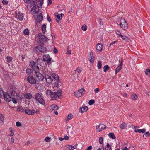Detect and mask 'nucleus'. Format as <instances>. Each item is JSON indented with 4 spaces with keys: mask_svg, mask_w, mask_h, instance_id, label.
Segmentation results:
<instances>
[{
    "mask_svg": "<svg viewBox=\"0 0 150 150\" xmlns=\"http://www.w3.org/2000/svg\"><path fill=\"white\" fill-rule=\"evenodd\" d=\"M103 139L102 137H100L99 138V143L100 144H102L103 143Z\"/></svg>",
    "mask_w": 150,
    "mask_h": 150,
    "instance_id": "obj_54",
    "label": "nucleus"
},
{
    "mask_svg": "<svg viewBox=\"0 0 150 150\" xmlns=\"http://www.w3.org/2000/svg\"><path fill=\"white\" fill-rule=\"evenodd\" d=\"M120 64L117 67L116 69L115 72L117 74L121 69L123 65V60L122 59Z\"/></svg>",
    "mask_w": 150,
    "mask_h": 150,
    "instance_id": "obj_16",
    "label": "nucleus"
},
{
    "mask_svg": "<svg viewBox=\"0 0 150 150\" xmlns=\"http://www.w3.org/2000/svg\"><path fill=\"white\" fill-rule=\"evenodd\" d=\"M76 148V146L75 145L72 146V145L69 146V149L70 150H73Z\"/></svg>",
    "mask_w": 150,
    "mask_h": 150,
    "instance_id": "obj_50",
    "label": "nucleus"
},
{
    "mask_svg": "<svg viewBox=\"0 0 150 150\" xmlns=\"http://www.w3.org/2000/svg\"><path fill=\"white\" fill-rule=\"evenodd\" d=\"M38 37L39 39L42 42H46L47 41L49 40L45 35H43L41 33H39L38 34Z\"/></svg>",
    "mask_w": 150,
    "mask_h": 150,
    "instance_id": "obj_9",
    "label": "nucleus"
},
{
    "mask_svg": "<svg viewBox=\"0 0 150 150\" xmlns=\"http://www.w3.org/2000/svg\"><path fill=\"white\" fill-rule=\"evenodd\" d=\"M16 125L17 127H21L22 125L19 122H17Z\"/></svg>",
    "mask_w": 150,
    "mask_h": 150,
    "instance_id": "obj_59",
    "label": "nucleus"
},
{
    "mask_svg": "<svg viewBox=\"0 0 150 150\" xmlns=\"http://www.w3.org/2000/svg\"><path fill=\"white\" fill-rule=\"evenodd\" d=\"M73 118V115L71 114H69L68 115L67 119L68 120L71 119Z\"/></svg>",
    "mask_w": 150,
    "mask_h": 150,
    "instance_id": "obj_53",
    "label": "nucleus"
},
{
    "mask_svg": "<svg viewBox=\"0 0 150 150\" xmlns=\"http://www.w3.org/2000/svg\"><path fill=\"white\" fill-rule=\"evenodd\" d=\"M45 78L46 80V82L48 84L51 83L53 81L51 76H49L47 74L45 75Z\"/></svg>",
    "mask_w": 150,
    "mask_h": 150,
    "instance_id": "obj_15",
    "label": "nucleus"
},
{
    "mask_svg": "<svg viewBox=\"0 0 150 150\" xmlns=\"http://www.w3.org/2000/svg\"><path fill=\"white\" fill-rule=\"evenodd\" d=\"M37 62H38V64L40 65H41V64L42 63H43L45 62L44 60H43V59H42V58H38L37 60Z\"/></svg>",
    "mask_w": 150,
    "mask_h": 150,
    "instance_id": "obj_28",
    "label": "nucleus"
},
{
    "mask_svg": "<svg viewBox=\"0 0 150 150\" xmlns=\"http://www.w3.org/2000/svg\"><path fill=\"white\" fill-rule=\"evenodd\" d=\"M43 19V17L42 13L36 16L35 23V24L38 27L40 25H41V22L42 21Z\"/></svg>",
    "mask_w": 150,
    "mask_h": 150,
    "instance_id": "obj_4",
    "label": "nucleus"
},
{
    "mask_svg": "<svg viewBox=\"0 0 150 150\" xmlns=\"http://www.w3.org/2000/svg\"><path fill=\"white\" fill-rule=\"evenodd\" d=\"M43 0H36L34 2V3H33L31 5L35 6L36 4H39L40 6H42L43 3Z\"/></svg>",
    "mask_w": 150,
    "mask_h": 150,
    "instance_id": "obj_19",
    "label": "nucleus"
},
{
    "mask_svg": "<svg viewBox=\"0 0 150 150\" xmlns=\"http://www.w3.org/2000/svg\"><path fill=\"white\" fill-rule=\"evenodd\" d=\"M51 139V138H50L49 137H47L45 138V140L46 142H49L50 140Z\"/></svg>",
    "mask_w": 150,
    "mask_h": 150,
    "instance_id": "obj_60",
    "label": "nucleus"
},
{
    "mask_svg": "<svg viewBox=\"0 0 150 150\" xmlns=\"http://www.w3.org/2000/svg\"><path fill=\"white\" fill-rule=\"evenodd\" d=\"M85 93V91L84 88H81L74 92L75 96L77 97H81Z\"/></svg>",
    "mask_w": 150,
    "mask_h": 150,
    "instance_id": "obj_7",
    "label": "nucleus"
},
{
    "mask_svg": "<svg viewBox=\"0 0 150 150\" xmlns=\"http://www.w3.org/2000/svg\"><path fill=\"white\" fill-rule=\"evenodd\" d=\"M120 37L123 40L126 41H127L129 40V38L128 37H127L125 35H122V34Z\"/></svg>",
    "mask_w": 150,
    "mask_h": 150,
    "instance_id": "obj_33",
    "label": "nucleus"
},
{
    "mask_svg": "<svg viewBox=\"0 0 150 150\" xmlns=\"http://www.w3.org/2000/svg\"><path fill=\"white\" fill-rule=\"evenodd\" d=\"M108 136L112 139H116V137L113 133H109Z\"/></svg>",
    "mask_w": 150,
    "mask_h": 150,
    "instance_id": "obj_32",
    "label": "nucleus"
},
{
    "mask_svg": "<svg viewBox=\"0 0 150 150\" xmlns=\"http://www.w3.org/2000/svg\"><path fill=\"white\" fill-rule=\"evenodd\" d=\"M33 98L42 105H44L45 103V100L43 98L42 94L41 93H36Z\"/></svg>",
    "mask_w": 150,
    "mask_h": 150,
    "instance_id": "obj_3",
    "label": "nucleus"
},
{
    "mask_svg": "<svg viewBox=\"0 0 150 150\" xmlns=\"http://www.w3.org/2000/svg\"><path fill=\"white\" fill-rule=\"evenodd\" d=\"M18 19L21 21L23 20L24 17L23 14L22 13H20V12L18 13Z\"/></svg>",
    "mask_w": 150,
    "mask_h": 150,
    "instance_id": "obj_29",
    "label": "nucleus"
},
{
    "mask_svg": "<svg viewBox=\"0 0 150 150\" xmlns=\"http://www.w3.org/2000/svg\"><path fill=\"white\" fill-rule=\"evenodd\" d=\"M9 130H10V136H13L14 134V133L13 132V130H14V129L12 127H10Z\"/></svg>",
    "mask_w": 150,
    "mask_h": 150,
    "instance_id": "obj_38",
    "label": "nucleus"
},
{
    "mask_svg": "<svg viewBox=\"0 0 150 150\" xmlns=\"http://www.w3.org/2000/svg\"><path fill=\"white\" fill-rule=\"evenodd\" d=\"M150 136V133L149 131L146 132L143 134V137L144 138L146 139V137H149Z\"/></svg>",
    "mask_w": 150,
    "mask_h": 150,
    "instance_id": "obj_31",
    "label": "nucleus"
},
{
    "mask_svg": "<svg viewBox=\"0 0 150 150\" xmlns=\"http://www.w3.org/2000/svg\"><path fill=\"white\" fill-rule=\"evenodd\" d=\"M110 67L108 65L105 66L103 67V71L106 72L107 70L109 69Z\"/></svg>",
    "mask_w": 150,
    "mask_h": 150,
    "instance_id": "obj_36",
    "label": "nucleus"
},
{
    "mask_svg": "<svg viewBox=\"0 0 150 150\" xmlns=\"http://www.w3.org/2000/svg\"><path fill=\"white\" fill-rule=\"evenodd\" d=\"M35 74H36V77L37 78L38 81H42L43 80L44 77L39 71L36 73H35Z\"/></svg>",
    "mask_w": 150,
    "mask_h": 150,
    "instance_id": "obj_14",
    "label": "nucleus"
},
{
    "mask_svg": "<svg viewBox=\"0 0 150 150\" xmlns=\"http://www.w3.org/2000/svg\"><path fill=\"white\" fill-rule=\"evenodd\" d=\"M89 58L90 59V61L91 63H92L94 62V59L93 54L92 52H91L90 53Z\"/></svg>",
    "mask_w": 150,
    "mask_h": 150,
    "instance_id": "obj_21",
    "label": "nucleus"
},
{
    "mask_svg": "<svg viewBox=\"0 0 150 150\" xmlns=\"http://www.w3.org/2000/svg\"><path fill=\"white\" fill-rule=\"evenodd\" d=\"M26 80L29 83L31 84H35L36 82V80L32 75H29Z\"/></svg>",
    "mask_w": 150,
    "mask_h": 150,
    "instance_id": "obj_8",
    "label": "nucleus"
},
{
    "mask_svg": "<svg viewBox=\"0 0 150 150\" xmlns=\"http://www.w3.org/2000/svg\"><path fill=\"white\" fill-rule=\"evenodd\" d=\"M116 23L117 25H123L124 27L123 26L122 27V28L123 30H127L128 29V25L125 19L122 18H119L117 19Z\"/></svg>",
    "mask_w": 150,
    "mask_h": 150,
    "instance_id": "obj_2",
    "label": "nucleus"
},
{
    "mask_svg": "<svg viewBox=\"0 0 150 150\" xmlns=\"http://www.w3.org/2000/svg\"><path fill=\"white\" fill-rule=\"evenodd\" d=\"M69 47L68 46L67 48V54H71V51L70 50H69Z\"/></svg>",
    "mask_w": 150,
    "mask_h": 150,
    "instance_id": "obj_62",
    "label": "nucleus"
},
{
    "mask_svg": "<svg viewBox=\"0 0 150 150\" xmlns=\"http://www.w3.org/2000/svg\"><path fill=\"white\" fill-rule=\"evenodd\" d=\"M81 29L83 31H86L87 29V27L86 25L85 24H84L81 27Z\"/></svg>",
    "mask_w": 150,
    "mask_h": 150,
    "instance_id": "obj_44",
    "label": "nucleus"
},
{
    "mask_svg": "<svg viewBox=\"0 0 150 150\" xmlns=\"http://www.w3.org/2000/svg\"><path fill=\"white\" fill-rule=\"evenodd\" d=\"M4 100L7 102H9L11 100L12 98L8 93H5L3 97Z\"/></svg>",
    "mask_w": 150,
    "mask_h": 150,
    "instance_id": "obj_11",
    "label": "nucleus"
},
{
    "mask_svg": "<svg viewBox=\"0 0 150 150\" xmlns=\"http://www.w3.org/2000/svg\"><path fill=\"white\" fill-rule=\"evenodd\" d=\"M31 112V115H33L35 113V110L33 109L31 110V111L30 112Z\"/></svg>",
    "mask_w": 150,
    "mask_h": 150,
    "instance_id": "obj_61",
    "label": "nucleus"
},
{
    "mask_svg": "<svg viewBox=\"0 0 150 150\" xmlns=\"http://www.w3.org/2000/svg\"><path fill=\"white\" fill-rule=\"evenodd\" d=\"M41 30L43 34H45L46 31V25L45 24H43L41 26Z\"/></svg>",
    "mask_w": 150,
    "mask_h": 150,
    "instance_id": "obj_25",
    "label": "nucleus"
},
{
    "mask_svg": "<svg viewBox=\"0 0 150 150\" xmlns=\"http://www.w3.org/2000/svg\"><path fill=\"white\" fill-rule=\"evenodd\" d=\"M24 1L25 2L28 4L30 3L32 5L33 3H34L35 0H25Z\"/></svg>",
    "mask_w": 150,
    "mask_h": 150,
    "instance_id": "obj_40",
    "label": "nucleus"
},
{
    "mask_svg": "<svg viewBox=\"0 0 150 150\" xmlns=\"http://www.w3.org/2000/svg\"><path fill=\"white\" fill-rule=\"evenodd\" d=\"M47 20L49 22H50V21H51V19L50 18V17L48 15H47Z\"/></svg>",
    "mask_w": 150,
    "mask_h": 150,
    "instance_id": "obj_63",
    "label": "nucleus"
},
{
    "mask_svg": "<svg viewBox=\"0 0 150 150\" xmlns=\"http://www.w3.org/2000/svg\"><path fill=\"white\" fill-rule=\"evenodd\" d=\"M46 93L47 96H50L53 100H57L62 96L61 89L58 90L57 92H53L50 90H47Z\"/></svg>",
    "mask_w": 150,
    "mask_h": 150,
    "instance_id": "obj_1",
    "label": "nucleus"
},
{
    "mask_svg": "<svg viewBox=\"0 0 150 150\" xmlns=\"http://www.w3.org/2000/svg\"><path fill=\"white\" fill-rule=\"evenodd\" d=\"M95 102V100L93 99L91 100H89L88 104L90 105H91L93 104Z\"/></svg>",
    "mask_w": 150,
    "mask_h": 150,
    "instance_id": "obj_49",
    "label": "nucleus"
},
{
    "mask_svg": "<svg viewBox=\"0 0 150 150\" xmlns=\"http://www.w3.org/2000/svg\"><path fill=\"white\" fill-rule=\"evenodd\" d=\"M101 62L100 61H99L98 62L97 67L98 69H100L102 67Z\"/></svg>",
    "mask_w": 150,
    "mask_h": 150,
    "instance_id": "obj_35",
    "label": "nucleus"
},
{
    "mask_svg": "<svg viewBox=\"0 0 150 150\" xmlns=\"http://www.w3.org/2000/svg\"><path fill=\"white\" fill-rule=\"evenodd\" d=\"M132 98L134 100H136L137 98V96L136 94H133L131 96Z\"/></svg>",
    "mask_w": 150,
    "mask_h": 150,
    "instance_id": "obj_45",
    "label": "nucleus"
},
{
    "mask_svg": "<svg viewBox=\"0 0 150 150\" xmlns=\"http://www.w3.org/2000/svg\"><path fill=\"white\" fill-rule=\"evenodd\" d=\"M97 150H104V146L103 145L100 146V148Z\"/></svg>",
    "mask_w": 150,
    "mask_h": 150,
    "instance_id": "obj_57",
    "label": "nucleus"
},
{
    "mask_svg": "<svg viewBox=\"0 0 150 150\" xmlns=\"http://www.w3.org/2000/svg\"><path fill=\"white\" fill-rule=\"evenodd\" d=\"M55 16H56L57 18L58 19V20H61L62 18H61L59 15L58 14V13H55Z\"/></svg>",
    "mask_w": 150,
    "mask_h": 150,
    "instance_id": "obj_51",
    "label": "nucleus"
},
{
    "mask_svg": "<svg viewBox=\"0 0 150 150\" xmlns=\"http://www.w3.org/2000/svg\"><path fill=\"white\" fill-rule=\"evenodd\" d=\"M105 149V150H112L111 147L109 143H107L105 147H104V149Z\"/></svg>",
    "mask_w": 150,
    "mask_h": 150,
    "instance_id": "obj_27",
    "label": "nucleus"
},
{
    "mask_svg": "<svg viewBox=\"0 0 150 150\" xmlns=\"http://www.w3.org/2000/svg\"><path fill=\"white\" fill-rule=\"evenodd\" d=\"M134 131L136 133L139 132V133H145L146 132V129H145L143 128L142 129H135L134 130Z\"/></svg>",
    "mask_w": 150,
    "mask_h": 150,
    "instance_id": "obj_24",
    "label": "nucleus"
},
{
    "mask_svg": "<svg viewBox=\"0 0 150 150\" xmlns=\"http://www.w3.org/2000/svg\"><path fill=\"white\" fill-rule=\"evenodd\" d=\"M64 139H65V140H68L69 139V137L67 135H66L64 136Z\"/></svg>",
    "mask_w": 150,
    "mask_h": 150,
    "instance_id": "obj_64",
    "label": "nucleus"
},
{
    "mask_svg": "<svg viewBox=\"0 0 150 150\" xmlns=\"http://www.w3.org/2000/svg\"><path fill=\"white\" fill-rule=\"evenodd\" d=\"M103 45L101 43H98L96 45V49L98 52H100L103 49Z\"/></svg>",
    "mask_w": 150,
    "mask_h": 150,
    "instance_id": "obj_18",
    "label": "nucleus"
},
{
    "mask_svg": "<svg viewBox=\"0 0 150 150\" xmlns=\"http://www.w3.org/2000/svg\"><path fill=\"white\" fill-rule=\"evenodd\" d=\"M96 127V129L97 130L98 129V132H100L106 128L105 125L103 124H100L98 126Z\"/></svg>",
    "mask_w": 150,
    "mask_h": 150,
    "instance_id": "obj_13",
    "label": "nucleus"
},
{
    "mask_svg": "<svg viewBox=\"0 0 150 150\" xmlns=\"http://www.w3.org/2000/svg\"><path fill=\"white\" fill-rule=\"evenodd\" d=\"M17 110L18 112L22 111L23 112H24L23 108L21 107H18Z\"/></svg>",
    "mask_w": 150,
    "mask_h": 150,
    "instance_id": "obj_43",
    "label": "nucleus"
},
{
    "mask_svg": "<svg viewBox=\"0 0 150 150\" xmlns=\"http://www.w3.org/2000/svg\"><path fill=\"white\" fill-rule=\"evenodd\" d=\"M3 90L1 88H0V98H2L5 94Z\"/></svg>",
    "mask_w": 150,
    "mask_h": 150,
    "instance_id": "obj_34",
    "label": "nucleus"
},
{
    "mask_svg": "<svg viewBox=\"0 0 150 150\" xmlns=\"http://www.w3.org/2000/svg\"><path fill=\"white\" fill-rule=\"evenodd\" d=\"M24 97L25 98L28 99H31L32 98L33 96L31 94L29 93H26L24 95Z\"/></svg>",
    "mask_w": 150,
    "mask_h": 150,
    "instance_id": "obj_20",
    "label": "nucleus"
},
{
    "mask_svg": "<svg viewBox=\"0 0 150 150\" xmlns=\"http://www.w3.org/2000/svg\"><path fill=\"white\" fill-rule=\"evenodd\" d=\"M4 121V116L2 114H0V122H3Z\"/></svg>",
    "mask_w": 150,
    "mask_h": 150,
    "instance_id": "obj_47",
    "label": "nucleus"
},
{
    "mask_svg": "<svg viewBox=\"0 0 150 150\" xmlns=\"http://www.w3.org/2000/svg\"><path fill=\"white\" fill-rule=\"evenodd\" d=\"M23 33L26 35H29V32L28 29H25L23 31Z\"/></svg>",
    "mask_w": 150,
    "mask_h": 150,
    "instance_id": "obj_42",
    "label": "nucleus"
},
{
    "mask_svg": "<svg viewBox=\"0 0 150 150\" xmlns=\"http://www.w3.org/2000/svg\"><path fill=\"white\" fill-rule=\"evenodd\" d=\"M97 20L99 24L101 25H103V22L102 21V19L99 18H97Z\"/></svg>",
    "mask_w": 150,
    "mask_h": 150,
    "instance_id": "obj_41",
    "label": "nucleus"
},
{
    "mask_svg": "<svg viewBox=\"0 0 150 150\" xmlns=\"http://www.w3.org/2000/svg\"><path fill=\"white\" fill-rule=\"evenodd\" d=\"M116 33L118 37H120L121 35L120 31L119 30H115Z\"/></svg>",
    "mask_w": 150,
    "mask_h": 150,
    "instance_id": "obj_52",
    "label": "nucleus"
},
{
    "mask_svg": "<svg viewBox=\"0 0 150 150\" xmlns=\"http://www.w3.org/2000/svg\"><path fill=\"white\" fill-rule=\"evenodd\" d=\"M12 101L13 103L14 104H16L17 103V99L14 98H12Z\"/></svg>",
    "mask_w": 150,
    "mask_h": 150,
    "instance_id": "obj_56",
    "label": "nucleus"
},
{
    "mask_svg": "<svg viewBox=\"0 0 150 150\" xmlns=\"http://www.w3.org/2000/svg\"><path fill=\"white\" fill-rule=\"evenodd\" d=\"M43 58L45 62L46 61L47 62V64L50 65L51 63V59L49 54L44 55L43 56Z\"/></svg>",
    "mask_w": 150,
    "mask_h": 150,
    "instance_id": "obj_10",
    "label": "nucleus"
},
{
    "mask_svg": "<svg viewBox=\"0 0 150 150\" xmlns=\"http://www.w3.org/2000/svg\"><path fill=\"white\" fill-rule=\"evenodd\" d=\"M127 143H124L123 145V146H125L124 148L123 147L120 148L121 149H122V150H129V149L127 148Z\"/></svg>",
    "mask_w": 150,
    "mask_h": 150,
    "instance_id": "obj_30",
    "label": "nucleus"
},
{
    "mask_svg": "<svg viewBox=\"0 0 150 150\" xmlns=\"http://www.w3.org/2000/svg\"><path fill=\"white\" fill-rule=\"evenodd\" d=\"M26 73L28 75H31L33 74V70L30 68H27L26 70Z\"/></svg>",
    "mask_w": 150,
    "mask_h": 150,
    "instance_id": "obj_26",
    "label": "nucleus"
},
{
    "mask_svg": "<svg viewBox=\"0 0 150 150\" xmlns=\"http://www.w3.org/2000/svg\"><path fill=\"white\" fill-rule=\"evenodd\" d=\"M88 110V108L87 106H84L81 108H80L79 110V111L81 113L85 112L87 111Z\"/></svg>",
    "mask_w": 150,
    "mask_h": 150,
    "instance_id": "obj_22",
    "label": "nucleus"
},
{
    "mask_svg": "<svg viewBox=\"0 0 150 150\" xmlns=\"http://www.w3.org/2000/svg\"><path fill=\"white\" fill-rule=\"evenodd\" d=\"M6 59H7V62H10L11 61H12L13 59L12 57L8 56H7Z\"/></svg>",
    "mask_w": 150,
    "mask_h": 150,
    "instance_id": "obj_46",
    "label": "nucleus"
},
{
    "mask_svg": "<svg viewBox=\"0 0 150 150\" xmlns=\"http://www.w3.org/2000/svg\"><path fill=\"white\" fill-rule=\"evenodd\" d=\"M126 124L125 122H123L120 125V127L122 129H124L126 127Z\"/></svg>",
    "mask_w": 150,
    "mask_h": 150,
    "instance_id": "obj_37",
    "label": "nucleus"
},
{
    "mask_svg": "<svg viewBox=\"0 0 150 150\" xmlns=\"http://www.w3.org/2000/svg\"><path fill=\"white\" fill-rule=\"evenodd\" d=\"M39 7L38 4H36L31 9V10L33 12H35V13L37 14L39 11Z\"/></svg>",
    "mask_w": 150,
    "mask_h": 150,
    "instance_id": "obj_12",
    "label": "nucleus"
},
{
    "mask_svg": "<svg viewBox=\"0 0 150 150\" xmlns=\"http://www.w3.org/2000/svg\"><path fill=\"white\" fill-rule=\"evenodd\" d=\"M2 2L3 5H7L8 3V2L7 0H3L2 1Z\"/></svg>",
    "mask_w": 150,
    "mask_h": 150,
    "instance_id": "obj_58",
    "label": "nucleus"
},
{
    "mask_svg": "<svg viewBox=\"0 0 150 150\" xmlns=\"http://www.w3.org/2000/svg\"><path fill=\"white\" fill-rule=\"evenodd\" d=\"M36 48L37 50L38 49L40 52L43 53H44L47 50V49L45 47L41 46H38L36 47Z\"/></svg>",
    "mask_w": 150,
    "mask_h": 150,
    "instance_id": "obj_17",
    "label": "nucleus"
},
{
    "mask_svg": "<svg viewBox=\"0 0 150 150\" xmlns=\"http://www.w3.org/2000/svg\"><path fill=\"white\" fill-rule=\"evenodd\" d=\"M31 109H28L27 110H25L24 111V112L26 114H27L28 115H31Z\"/></svg>",
    "mask_w": 150,
    "mask_h": 150,
    "instance_id": "obj_39",
    "label": "nucleus"
},
{
    "mask_svg": "<svg viewBox=\"0 0 150 150\" xmlns=\"http://www.w3.org/2000/svg\"><path fill=\"white\" fill-rule=\"evenodd\" d=\"M50 107V109L52 110H56L59 109V107L58 106L55 104L52 105Z\"/></svg>",
    "mask_w": 150,
    "mask_h": 150,
    "instance_id": "obj_23",
    "label": "nucleus"
},
{
    "mask_svg": "<svg viewBox=\"0 0 150 150\" xmlns=\"http://www.w3.org/2000/svg\"><path fill=\"white\" fill-rule=\"evenodd\" d=\"M10 94H11V96H15V92L13 91V90H12L10 92Z\"/></svg>",
    "mask_w": 150,
    "mask_h": 150,
    "instance_id": "obj_55",
    "label": "nucleus"
},
{
    "mask_svg": "<svg viewBox=\"0 0 150 150\" xmlns=\"http://www.w3.org/2000/svg\"><path fill=\"white\" fill-rule=\"evenodd\" d=\"M145 74L149 76V75H150V69H146L145 72Z\"/></svg>",
    "mask_w": 150,
    "mask_h": 150,
    "instance_id": "obj_48",
    "label": "nucleus"
},
{
    "mask_svg": "<svg viewBox=\"0 0 150 150\" xmlns=\"http://www.w3.org/2000/svg\"><path fill=\"white\" fill-rule=\"evenodd\" d=\"M52 76L54 79V87H58L59 86V83L61 82L59 79V76L56 73H53L51 74Z\"/></svg>",
    "mask_w": 150,
    "mask_h": 150,
    "instance_id": "obj_6",
    "label": "nucleus"
},
{
    "mask_svg": "<svg viewBox=\"0 0 150 150\" xmlns=\"http://www.w3.org/2000/svg\"><path fill=\"white\" fill-rule=\"evenodd\" d=\"M29 66L36 73L39 71V68L38 64L35 63L33 60H31L30 62Z\"/></svg>",
    "mask_w": 150,
    "mask_h": 150,
    "instance_id": "obj_5",
    "label": "nucleus"
}]
</instances>
